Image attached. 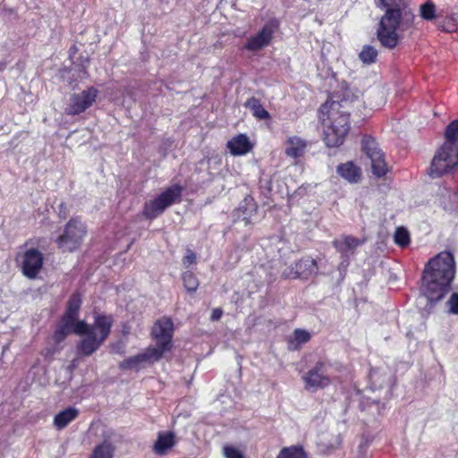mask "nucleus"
I'll return each mask as SVG.
<instances>
[{
  "instance_id": "24",
  "label": "nucleus",
  "mask_w": 458,
  "mask_h": 458,
  "mask_svg": "<svg viewBox=\"0 0 458 458\" xmlns=\"http://www.w3.org/2000/svg\"><path fill=\"white\" fill-rule=\"evenodd\" d=\"M310 334L304 329H295L288 341L290 350H298L302 344L309 342Z\"/></svg>"
},
{
  "instance_id": "23",
  "label": "nucleus",
  "mask_w": 458,
  "mask_h": 458,
  "mask_svg": "<svg viewBox=\"0 0 458 458\" xmlns=\"http://www.w3.org/2000/svg\"><path fill=\"white\" fill-rule=\"evenodd\" d=\"M338 174L349 182H357L360 178V169L352 162H346L337 166Z\"/></svg>"
},
{
  "instance_id": "27",
  "label": "nucleus",
  "mask_w": 458,
  "mask_h": 458,
  "mask_svg": "<svg viewBox=\"0 0 458 458\" xmlns=\"http://www.w3.org/2000/svg\"><path fill=\"white\" fill-rule=\"evenodd\" d=\"M437 26L446 32L458 30V13H451L443 19L437 18Z\"/></svg>"
},
{
  "instance_id": "40",
  "label": "nucleus",
  "mask_w": 458,
  "mask_h": 458,
  "mask_svg": "<svg viewBox=\"0 0 458 458\" xmlns=\"http://www.w3.org/2000/svg\"><path fill=\"white\" fill-rule=\"evenodd\" d=\"M196 261V255L195 253L191 250H187L185 256L182 259V263L186 267H189L192 264H194Z\"/></svg>"
},
{
  "instance_id": "26",
  "label": "nucleus",
  "mask_w": 458,
  "mask_h": 458,
  "mask_svg": "<svg viewBox=\"0 0 458 458\" xmlns=\"http://www.w3.org/2000/svg\"><path fill=\"white\" fill-rule=\"evenodd\" d=\"M334 245L343 254H347L349 251L353 250L361 242L357 238L352 236H345L341 240L334 241Z\"/></svg>"
},
{
  "instance_id": "21",
  "label": "nucleus",
  "mask_w": 458,
  "mask_h": 458,
  "mask_svg": "<svg viewBox=\"0 0 458 458\" xmlns=\"http://www.w3.org/2000/svg\"><path fill=\"white\" fill-rule=\"evenodd\" d=\"M174 435L172 432L159 433L154 444V452L157 454L164 455L174 445Z\"/></svg>"
},
{
  "instance_id": "5",
  "label": "nucleus",
  "mask_w": 458,
  "mask_h": 458,
  "mask_svg": "<svg viewBox=\"0 0 458 458\" xmlns=\"http://www.w3.org/2000/svg\"><path fill=\"white\" fill-rule=\"evenodd\" d=\"M458 165V146L453 147L450 142H444L437 150L428 170L432 178H438L453 171Z\"/></svg>"
},
{
  "instance_id": "41",
  "label": "nucleus",
  "mask_w": 458,
  "mask_h": 458,
  "mask_svg": "<svg viewBox=\"0 0 458 458\" xmlns=\"http://www.w3.org/2000/svg\"><path fill=\"white\" fill-rule=\"evenodd\" d=\"M223 315V310L220 308H216L212 310L210 319L212 321H217L221 318Z\"/></svg>"
},
{
  "instance_id": "3",
  "label": "nucleus",
  "mask_w": 458,
  "mask_h": 458,
  "mask_svg": "<svg viewBox=\"0 0 458 458\" xmlns=\"http://www.w3.org/2000/svg\"><path fill=\"white\" fill-rule=\"evenodd\" d=\"M414 15L410 8H389L382 16L377 30V38L380 44L388 49L396 47L401 40L400 30L409 28Z\"/></svg>"
},
{
  "instance_id": "16",
  "label": "nucleus",
  "mask_w": 458,
  "mask_h": 458,
  "mask_svg": "<svg viewBox=\"0 0 458 458\" xmlns=\"http://www.w3.org/2000/svg\"><path fill=\"white\" fill-rule=\"evenodd\" d=\"M276 26L272 23H267L254 36L248 38L244 47L245 49L255 52L267 47L275 33Z\"/></svg>"
},
{
  "instance_id": "9",
  "label": "nucleus",
  "mask_w": 458,
  "mask_h": 458,
  "mask_svg": "<svg viewBox=\"0 0 458 458\" xmlns=\"http://www.w3.org/2000/svg\"><path fill=\"white\" fill-rule=\"evenodd\" d=\"M174 333V323L170 318H163L157 320L152 328V335L156 340V346L150 347L152 350L160 352V358L164 352L171 347V342Z\"/></svg>"
},
{
  "instance_id": "28",
  "label": "nucleus",
  "mask_w": 458,
  "mask_h": 458,
  "mask_svg": "<svg viewBox=\"0 0 458 458\" xmlns=\"http://www.w3.org/2000/svg\"><path fill=\"white\" fill-rule=\"evenodd\" d=\"M165 212L157 197L145 203L143 214L147 218L153 219Z\"/></svg>"
},
{
  "instance_id": "36",
  "label": "nucleus",
  "mask_w": 458,
  "mask_h": 458,
  "mask_svg": "<svg viewBox=\"0 0 458 458\" xmlns=\"http://www.w3.org/2000/svg\"><path fill=\"white\" fill-rule=\"evenodd\" d=\"M420 16L427 21H432L436 18V8L433 3L427 2L420 8Z\"/></svg>"
},
{
  "instance_id": "4",
  "label": "nucleus",
  "mask_w": 458,
  "mask_h": 458,
  "mask_svg": "<svg viewBox=\"0 0 458 458\" xmlns=\"http://www.w3.org/2000/svg\"><path fill=\"white\" fill-rule=\"evenodd\" d=\"M112 325V317L97 316L94 324L88 325V330L81 334L84 337L77 345L79 354L89 356L95 352L109 335Z\"/></svg>"
},
{
  "instance_id": "17",
  "label": "nucleus",
  "mask_w": 458,
  "mask_h": 458,
  "mask_svg": "<svg viewBox=\"0 0 458 458\" xmlns=\"http://www.w3.org/2000/svg\"><path fill=\"white\" fill-rule=\"evenodd\" d=\"M160 359V352L158 351L148 348L144 352L131 356L123 360L119 367L122 369H138L143 362H154Z\"/></svg>"
},
{
  "instance_id": "6",
  "label": "nucleus",
  "mask_w": 458,
  "mask_h": 458,
  "mask_svg": "<svg viewBox=\"0 0 458 458\" xmlns=\"http://www.w3.org/2000/svg\"><path fill=\"white\" fill-rule=\"evenodd\" d=\"M86 233V225L79 218H72L65 225L56 243L64 251H73L81 245Z\"/></svg>"
},
{
  "instance_id": "19",
  "label": "nucleus",
  "mask_w": 458,
  "mask_h": 458,
  "mask_svg": "<svg viewBox=\"0 0 458 458\" xmlns=\"http://www.w3.org/2000/svg\"><path fill=\"white\" fill-rule=\"evenodd\" d=\"M307 141L299 136H291L285 141V155L292 158H298L305 153Z\"/></svg>"
},
{
  "instance_id": "35",
  "label": "nucleus",
  "mask_w": 458,
  "mask_h": 458,
  "mask_svg": "<svg viewBox=\"0 0 458 458\" xmlns=\"http://www.w3.org/2000/svg\"><path fill=\"white\" fill-rule=\"evenodd\" d=\"M81 304V299L80 294H72L68 301V307L65 314L77 317L78 310Z\"/></svg>"
},
{
  "instance_id": "30",
  "label": "nucleus",
  "mask_w": 458,
  "mask_h": 458,
  "mask_svg": "<svg viewBox=\"0 0 458 458\" xmlns=\"http://www.w3.org/2000/svg\"><path fill=\"white\" fill-rule=\"evenodd\" d=\"M276 458H307L304 450L296 445L283 448Z\"/></svg>"
},
{
  "instance_id": "10",
  "label": "nucleus",
  "mask_w": 458,
  "mask_h": 458,
  "mask_svg": "<svg viewBox=\"0 0 458 458\" xmlns=\"http://www.w3.org/2000/svg\"><path fill=\"white\" fill-rule=\"evenodd\" d=\"M362 150L371 161L372 173L377 177L384 176L388 168L385 161V156L375 140L365 137L362 140Z\"/></svg>"
},
{
  "instance_id": "38",
  "label": "nucleus",
  "mask_w": 458,
  "mask_h": 458,
  "mask_svg": "<svg viewBox=\"0 0 458 458\" xmlns=\"http://www.w3.org/2000/svg\"><path fill=\"white\" fill-rule=\"evenodd\" d=\"M224 455L225 458H244L242 452L233 446H225Z\"/></svg>"
},
{
  "instance_id": "2",
  "label": "nucleus",
  "mask_w": 458,
  "mask_h": 458,
  "mask_svg": "<svg viewBox=\"0 0 458 458\" xmlns=\"http://www.w3.org/2000/svg\"><path fill=\"white\" fill-rule=\"evenodd\" d=\"M336 101L326 102L319 109V119L324 130V141L329 148L342 145L350 130L349 114L342 110Z\"/></svg>"
},
{
  "instance_id": "15",
  "label": "nucleus",
  "mask_w": 458,
  "mask_h": 458,
  "mask_svg": "<svg viewBox=\"0 0 458 458\" xmlns=\"http://www.w3.org/2000/svg\"><path fill=\"white\" fill-rule=\"evenodd\" d=\"M318 273V266L315 259L304 258L300 259L293 267L284 272V275L292 279H308Z\"/></svg>"
},
{
  "instance_id": "31",
  "label": "nucleus",
  "mask_w": 458,
  "mask_h": 458,
  "mask_svg": "<svg viewBox=\"0 0 458 458\" xmlns=\"http://www.w3.org/2000/svg\"><path fill=\"white\" fill-rule=\"evenodd\" d=\"M445 141L450 142L451 146H458V120H454L448 124L445 130Z\"/></svg>"
},
{
  "instance_id": "1",
  "label": "nucleus",
  "mask_w": 458,
  "mask_h": 458,
  "mask_svg": "<svg viewBox=\"0 0 458 458\" xmlns=\"http://www.w3.org/2000/svg\"><path fill=\"white\" fill-rule=\"evenodd\" d=\"M454 276L455 261L451 252H440L428 260L422 275V287L429 302L436 303L444 298Z\"/></svg>"
},
{
  "instance_id": "22",
  "label": "nucleus",
  "mask_w": 458,
  "mask_h": 458,
  "mask_svg": "<svg viewBox=\"0 0 458 458\" xmlns=\"http://www.w3.org/2000/svg\"><path fill=\"white\" fill-rule=\"evenodd\" d=\"M79 415V410L75 407H69L58 412L54 418V426L57 429H63L73 421Z\"/></svg>"
},
{
  "instance_id": "7",
  "label": "nucleus",
  "mask_w": 458,
  "mask_h": 458,
  "mask_svg": "<svg viewBox=\"0 0 458 458\" xmlns=\"http://www.w3.org/2000/svg\"><path fill=\"white\" fill-rule=\"evenodd\" d=\"M331 363L327 360H318L302 377L305 390L316 392L328 386L331 383Z\"/></svg>"
},
{
  "instance_id": "8",
  "label": "nucleus",
  "mask_w": 458,
  "mask_h": 458,
  "mask_svg": "<svg viewBox=\"0 0 458 458\" xmlns=\"http://www.w3.org/2000/svg\"><path fill=\"white\" fill-rule=\"evenodd\" d=\"M98 93L99 91L94 87L72 93L66 105L65 113L68 115H77L85 112L96 102Z\"/></svg>"
},
{
  "instance_id": "39",
  "label": "nucleus",
  "mask_w": 458,
  "mask_h": 458,
  "mask_svg": "<svg viewBox=\"0 0 458 458\" xmlns=\"http://www.w3.org/2000/svg\"><path fill=\"white\" fill-rule=\"evenodd\" d=\"M383 7L386 10L389 8H403L406 7L402 0H379Z\"/></svg>"
},
{
  "instance_id": "32",
  "label": "nucleus",
  "mask_w": 458,
  "mask_h": 458,
  "mask_svg": "<svg viewBox=\"0 0 458 458\" xmlns=\"http://www.w3.org/2000/svg\"><path fill=\"white\" fill-rule=\"evenodd\" d=\"M89 458H113V447L111 444L104 442L96 446Z\"/></svg>"
},
{
  "instance_id": "18",
  "label": "nucleus",
  "mask_w": 458,
  "mask_h": 458,
  "mask_svg": "<svg viewBox=\"0 0 458 458\" xmlns=\"http://www.w3.org/2000/svg\"><path fill=\"white\" fill-rule=\"evenodd\" d=\"M226 147L231 155L244 156L251 151L253 145L246 134L240 133L230 139L226 143Z\"/></svg>"
},
{
  "instance_id": "20",
  "label": "nucleus",
  "mask_w": 458,
  "mask_h": 458,
  "mask_svg": "<svg viewBox=\"0 0 458 458\" xmlns=\"http://www.w3.org/2000/svg\"><path fill=\"white\" fill-rule=\"evenodd\" d=\"M182 192V187L180 186L179 184H174L166 188L157 197L159 202L161 203L163 208L165 210L174 203L179 202L181 200Z\"/></svg>"
},
{
  "instance_id": "37",
  "label": "nucleus",
  "mask_w": 458,
  "mask_h": 458,
  "mask_svg": "<svg viewBox=\"0 0 458 458\" xmlns=\"http://www.w3.org/2000/svg\"><path fill=\"white\" fill-rule=\"evenodd\" d=\"M446 311L450 315H458V293H453L445 302Z\"/></svg>"
},
{
  "instance_id": "11",
  "label": "nucleus",
  "mask_w": 458,
  "mask_h": 458,
  "mask_svg": "<svg viewBox=\"0 0 458 458\" xmlns=\"http://www.w3.org/2000/svg\"><path fill=\"white\" fill-rule=\"evenodd\" d=\"M17 261L21 266L23 275L30 279L36 278L43 267V255L35 249L30 248L20 254Z\"/></svg>"
},
{
  "instance_id": "12",
  "label": "nucleus",
  "mask_w": 458,
  "mask_h": 458,
  "mask_svg": "<svg viewBox=\"0 0 458 458\" xmlns=\"http://www.w3.org/2000/svg\"><path fill=\"white\" fill-rule=\"evenodd\" d=\"M76 318L77 317L64 314L60 326L55 333L56 342L63 341L65 336L72 332L76 335H81L88 330V325L84 321L76 322Z\"/></svg>"
},
{
  "instance_id": "29",
  "label": "nucleus",
  "mask_w": 458,
  "mask_h": 458,
  "mask_svg": "<svg viewBox=\"0 0 458 458\" xmlns=\"http://www.w3.org/2000/svg\"><path fill=\"white\" fill-rule=\"evenodd\" d=\"M377 50L370 45H365L359 54L360 60L367 65L374 64L377 61Z\"/></svg>"
},
{
  "instance_id": "25",
  "label": "nucleus",
  "mask_w": 458,
  "mask_h": 458,
  "mask_svg": "<svg viewBox=\"0 0 458 458\" xmlns=\"http://www.w3.org/2000/svg\"><path fill=\"white\" fill-rule=\"evenodd\" d=\"M244 106L249 108L252 114L259 120H267L270 118L269 113L262 106L259 100L255 98H249Z\"/></svg>"
},
{
  "instance_id": "42",
  "label": "nucleus",
  "mask_w": 458,
  "mask_h": 458,
  "mask_svg": "<svg viewBox=\"0 0 458 458\" xmlns=\"http://www.w3.org/2000/svg\"><path fill=\"white\" fill-rule=\"evenodd\" d=\"M5 67L4 64L0 63V71H3Z\"/></svg>"
},
{
  "instance_id": "13",
  "label": "nucleus",
  "mask_w": 458,
  "mask_h": 458,
  "mask_svg": "<svg viewBox=\"0 0 458 458\" xmlns=\"http://www.w3.org/2000/svg\"><path fill=\"white\" fill-rule=\"evenodd\" d=\"M76 318L77 317L64 314L60 326L55 333L56 342L63 341L65 336L72 332L76 335H81L88 330V325L84 321L76 322Z\"/></svg>"
},
{
  "instance_id": "14",
  "label": "nucleus",
  "mask_w": 458,
  "mask_h": 458,
  "mask_svg": "<svg viewBox=\"0 0 458 458\" xmlns=\"http://www.w3.org/2000/svg\"><path fill=\"white\" fill-rule=\"evenodd\" d=\"M76 318L77 317L64 314L60 326L55 333L56 342L63 341L65 336L72 332L76 335H81L88 330V325L84 321L76 322Z\"/></svg>"
},
{
  "instance_id": "34",
  "label": "nucleus",
  "mask_w": 458,
  "mask_h": 458,
  "mask_svg": "<svg viewBox=\"0 0 458 458\" xmlns=\"http://www.w3.org/2000/svg\"><path fill=\"white\" fill-rule=\"evenodd\" d=\"M184 287L190 293H194L199 287V280L191 272H185L182 275Z\"/></svg>"
},
{
  "instance_id": "33",
  "label": "nucleus",
  "mask_w": 458,
  "mask_h": 458,
  "mask_svg": "<svg viewBox=\"0 0 458 458\" xmlns=\"http://www.w3.org/2000/svg\"><path fill=\"white\" fill-rule=\"evenodd\" d=\"M394 241L401 248L407 247L411 242L410 233L404 227H397L394 233Z\"/></svg>"
}]
</instances>
